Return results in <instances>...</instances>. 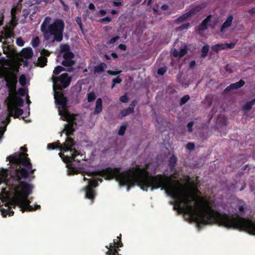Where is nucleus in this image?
<instances>
[{
  "label": "nucleus",
  "mask_w": 255,
  "mask_h": 255,
  "mask_svg": "<svg viewBox=\"0 0 255 255\" xmlns=\"http://www.w3.org/2000/svg\"><path fill=\"white\" fill-rule=\"evenodd\" d=\"M129 183L130 186L137 185L145 191L149 187L151 191L161 188L168 196L176 200L174 210L193 215L198 225L216 223L227 229L244 231L255 235V220L215 211L203 198L192 196L189 187L178 180L160 174L153 176L148 174L144 175L143 178H134Z\"/></svg>",
  "instance_id": "obj_1"
},
{
  "label": "nucleus",
  "mask_w": 255,
  "mask_h": 255,
  "mask_svg": "<svg viewBox=\"0 0 255 255\" xmlns=\"http://www.w3.org/2000/svg\"><path fill=\"white\" fill-rule=\"evenodd\" d=\"M11 163L9 169H0V178L13 188L15 197L11 201L7 209H3L1 213L3 216L8 215L12 216L14 211L12 208L18 206L22 213L25 211H33L40 209V206L36 205L33 207L29 205L27 200L28 196L32 193L33 186L26 182L31 181L35 178L34 172L28 154L15 153L6 158Z\"/></svg>",
  "instance_id": "obj_2"
},
{
  "label": "nucleus",
  "mask_w": 255,
  "mask_h": 255,
  "mask_svg": "<svg viewBox=\"0 0 255 255\" xmlns=\"http://www.w3.org/2000/svg\"><path fill=\"white\" fill-rule=\"evenodd\" d=\"M121 167L112 168L107 167L101 170L96 171H84L82 172L83 176L87 175L95 179V180L102 182L103 179L98 176L104 177L106 179H111L115 178L119 182L121 186H127V190L128 191L130 188L134 186H130V181L136 178H143L144 175H147L148 171L144 168L140 167H132L128 171L121 172Z\"/></svg>",
  "instance_id": "obj_3"
},
{
  "label": "nucleus",
  "mask_w": 255,
  "mask_h": 255,
  "mask_svg": "<svg viewBox=\"0 0 255 255\" xmlns=\"http://www.w3.org/2000/svg\"><path fill=\"white\" fill-rule=\"evenodd\" d=\"M47 17L40 26V29L43 33L44 40L54 42H61L63 38V32L65 24L62 19H56L51 24L47 22Z\"/></svg>",
  "instance_id": "obj_4"
},
{
  "label": "nucleus",
  "mask_w": 255,
  "mask_h": 255,
  "mask_svg": "<svg viewBox=\"0 0 255 255\" xmlns=\"http://www.w3.org/2000/svg\"><path fill=\"white\" fill-rule=\"evenodd\" d=\"M75 142L74 140L71 137H68L64 143L63 151H70L71 153V162H70L69 168L71 174H78L82 172H80L76 168L73 166V162L77 161L80 162L81 160H84L85 156L82 154H80L77 150L72 147L75 145Z\"/></svg>",
  "instance_id": "obj_5"
},
{
  "label": "nucleus",
  "mask_w": 255,
  "mask_h": 255,
  "mask_svg": "<svg viewBox=\"0 0 255 255\" xmlns=\"http://www.w3.org/2000/svg\"><path fill=\"white\" fill-rule=\"evenodd\" d=\"M51 80L53 83V89L61 90L68 87L71 82V77L67 73L60 75L59 77L52 76Z\"/></svg>",
  "instance_id": "obj_6"
},
{
  "label": "nucleus",
  "mask_w": 255,
  "mask_h": 255,
  "mask_svg": "<svg viewBox=\"0 0 255 255\" xmlns=\"http://www.w3.org/2000/svg\"><path fill=\"white\" fill-rule=\"evenodd\" d=\"M4 80L6 81V87L9 93H15L17 83V76L13 72H10L8 75L4 76Z\"/></svg>",
  "instance_id": "obj_7"
},
{
  "label": "nucleus",
  "mask_w": 255,
  "mask_h": 255,
  "mask_svg": "<svg viewBox=\"0 0 255 255\" xmlns=\"http://www.w3.org/2000/svg\"><path fill=\"white\" fill-rule=\"evenodd\" d=\"M98 186L97 181L94 180H89L88 185L83 188V190L85 191V198L91 201V203L94 201L96 196V193L94 189Z\"/></svg>",
  "instance_id": "obj_8"
},
{
  "label": "nucleus",
  "mask_w": 255,
  "mask_h": 255,
  "mask_svg": "<svg viewBox=\"0 0 255 255\" xmlns=\"http://www.w3.org/2000/svg\"><path fill=\"white\" fill-rule=\"evenodd\" d=\"M117 239L119 240L116 242V240H114V243L110 244L109 248L106 246V248L109 249L106 255H119L118 251L119 250L117 248L122 247L123 246L121 241V234L120 235V236L117 237Z\"/></svg>",
  "instance_id": "obj_9"
},
{
  "label": "nucleus",
  "mask_w": 255,
  "mask_h": 255,
  "mask_svg": "<svg viewBox=\"0 0 255 255\" xmlns=\"http://www.w3.org/2000/svg\"><path fill=\"white\" fill-rule=\"evenodd\" d=\"M55 103L59 106L58 109L65 111L67 109V99L61 92L57 93L55 97Z\"/></svg>",
  "instance_id": "obj_10"
},
{
  "label": "nucleus",
  "mask_w": 255,
  "mask_h": 255,
  "mask_svg": "<svg viewBox=\"0 0 255 255\" xmlns=\"http://www.w3.org/2000/svg\"><path fill=\"white\" fill-rule=\"evenodd\" d=\"M7 111L11 116H14V118H18L23 113V110L21 109H17L13 100H11L7 103Z\"/></svg>",
  "instance_id": "obj_11"
},
{
  "label": "nucleus",
  "mask_w": 255,
  "mask_h": 255,
  "mask_svg": "<svg viewBox=\"0 0 255 255\" xmlns=\"http://www.w3.org/2000/svg\"><path fill=\"white\" fill-rule=\"evenodd\" d=\"M76 118L75 117H72L70 120L68 124H66L65 127V130L66 132V134L67 136L73 134L74 129V125H76Z\"/></svg>",
  "instance_id": "obj_12"
},
{
  "label": "nucleus",
  "mask_w": 255,
  "mask_h": 255,
  "mask_svg": "<svg viewBox=\"0 0 255 255\" xmlns=\"http://www.w3.org/2000/svg\"><path fill=\"white\" fill-rule=\"evenodd\" d=\"M245 84V81L243 80H240L239 81L230 84L229 86H227L226 89V91H230L233 89H237L240 88L242 87Z\"/></svg>",
  "instance_id": "obj_13"
},
{
  "label": "nucleus",
  "mask_w": 255,
  "mask_h": 255,
  "mask_svg": "<svg viewBox=\"0 0 255 255\" xmlns=\"http://www.w3.org/2000/svg\"><path fill=\"white\" fill-rule=\"evenodd\" d=\"M212 15H208L199 25L198 30L199 31H204L208 28V23L210 22Z\"/></svg>",
  "instance_id": "obj_14"
},
{
  "label": "nucleus",
  "mask_w": 255,
  "mask_h": 255,
  "mask_svg": "<svg viewBox=\"0 0 255 255\" xmlns=\"http://www.w3.org/2000/svg\"><path fill=\"white\" fill-rule=\"evenodd\" d=\"M33 55V50L30 47L23 48L21 51V56L25 59H30Z\"/></svg>",
  "instance_id": "obj_15"
},
{
  "label": "nucleus",
  "mask_w": 255,
  "mask_h": 255,
  "mask_svg": "<svg viewBox=\"0 0 255 255\" xmlns=\"http://www.w3.org/2000/svg\"><path fill=\"white\" fill-rule=\"evenodd\" d=\"M233 20V16L232 15H229L226 20L223 23L221 27V31L223 32L225 29L230 27L232 25Z\"/></svg>",
  "instance_id": "obj_16"
},
{
  "label": "nucleus",
  "mask_w": 255,
  "mask_h": 255,
  "mask_svg": "<svg viewBox=\"0 0 255 255\" xmlns=\"http://www.w3.org/2000/svg\"><path fill=\"white\" fill-rule=\"evenodd\" d=\"M59 114L61 116L62 119L63 121H66L68 122H69V120L72 117H75L74 115H70L67 109L65 110V111H62V110H59Z\"/></svg>",
  "instance_id": "obj_17"
},
{
  "label": "nucleus",
  "mask_w": 255,
  "mask_h": 255,
  "mask_svg": "<svg viewBox=\"0 0 255 255\" xmlns=\"http://www.w3.org/2000/svg\"><path fill=\"white\" fill-rule=\"evenodd\" d=\"M205 7V4H201L200 5H198L193 8H191L187 13L190 14V16L191 17L192 15H193L196 14L197 12L201 11L202 9H203Z\"/></svg>",
  "instance_id": "obj_18"
},
{
  "label": "nucleus",
  "mask_w": 255,
  "mask_h": 255,
  "mask_svg": "<svg viewBox=\"0 0 255 255\" xmlns=\"http://www.w3.org/2000/svg\"><path fill=\"white\" fill-rule=\"evenodd\" d=\"M107 67V64L104 62H102L99 65L96 66L94 68V72L96 73H102L105 68Z\"/></svg>",
  "instance_id": "obj_19"
},
{
  "label": "nucleus",
  "mask_w": 255,
  "mask_h": 255,
  "mask_svg": "<svg viewBox=\"0 0 255 255\" xmlns=\"http://www.w3.org/2000/svg\"><path fill=\"white\" fill-rule=\"evenodd\" d=\"M103 110L102 100L101 98H98L96 102V107L94 110V114H100Z\"/></svg>",
  "instance_id": "obj_20"
},
{
  "label": "nucleus",
  "mask_w": 255,
  "mask_h": 255,
  "mask_svg": "<svg viewBox=\"0 0 255 255\" xmlns=\"http://www.w3.org/2000/svg\"><path fill=\"white\" fill-rule=\"evenodd\" d=\"M11 100H13L15 103L16 108H17V106L20 107H22L23 106L24 101L21 98L13 96L12 98L9 99L8 102H9Z\"/></svg>",
  "instance_id": "obj_21"
},
{
  "label": "nucleus",
  "mask_w": 255,
  "mask_h": 255,
  "mask_svg": "<svg viewBox=\"0 0 255 255\" xmlns=\"http://www.w3.org/2000/svg\"><path fill=\"white\" fill-rule=\"evenodd\" d=\"M64 145L62 146L61 143L59 141H56V142L49 143L47 145V148L48 149H55L57 148H58L60 150L63 151Z\"/></svg>",
  "instance_id": "obj_22"
},
{
  "label": "nucleus",
  "mask_w": 255,
  "mask_h": 255,
  "mask_svg": "<svg viewBox=\"0 0 255 255\" xmlns=\"http://www.w3.org/2000/svg\"><path fill=\"white\" fill-rule=\"evenodd\" d=\"M177 157L174 155H172L169 159V166L171 170H173L177 164Z\"/></svg>",
  "instance_id": "obj_23"
},
{
  "label": "nucleus",
  "mask_w": 255,
  "mask_h": 255,
  "mask_svg": "<svg viewBox=\"0 0 255 255\" xmlns=\"http://www.w3.org/2000/svg\"><path fill=\"white\" fill-rule=\"evenodd\" d=\"M190 14L186 12L183 14L182 15L178 17L177 19H176L175 21L176 23H180L184 21H185L187 18L190 17Z\"/></svg>",
  "instance_id": "obj_24"
},
{
  "label": "nucleus",
  "mask_w": 255,
  "mask_h": 255,
  "mask_svg": "<svg viewBox=\"0 0 255 255\" xmlns=\"http://www.w3.org/2000/svg\"><path fill=\"white\" fill-rule=\"evenodd\" d=\"M47 63V58L44 56H40L38 58V63L40 67H45Z\"/></svg>",
  "instance_id": "obj_25"
},
{
  "label": "nucleus",
  "mask_w": 255,
  "mask_h": 255,
  "mask_svg": "<svg viewBox=\"0 0 255 255\" xmlns=\"http://www.w3.org/2000/svg\"><path fill=\"white\" fill-rule=\"evenodd\" d=\"M225 46L224 44H216L211 46V49L217 53H218L219 51L225 49Z\"/></svg>",
  "instance_id": "obj_26"
},
{
  "label": "nucleus",
  "mask_w": 255,
  "mask_h": 255,
  "mask_svg": "<svg viewBox=\"0 0 255 255\" xmlns=\"http://www.w3.org/2000/svg\"><path fill=\"white\" fill-rule=\"evenodd\" d=\"M209 45L208 44H206L205 45H204L202 49H201V57L202 58H205L207 55H208V52L209 51Z\"/></svg>",
  "instance_id": "obj_27"
},
{
  "label": "nucleus",
  "mask_w": 255,
  "mask_h": 255,
  "mask_svg": "<svg viewBox=\"0 0 255 255\" xmlns=\"http://www.w3.org/2000/svg\"><path fill=\"white\" fill-rule=\"evenodd\" d=\"M255 104V98L253 100L246 103L243 106L244 110H250L252 109L253 106Z\"/></svg>",
  "instance_id": "obj_28"
},
{
  "label": "nucleus",
  "mask_w": 255,
  "mask_h": 255,
  "mask_svg": "<svg viewBox=\"0 0 255 255\" xmlns=\"http://www.w3.org/2000/svg\"><path fill=\"white\" fill-rule=\"evenodd\" d=\"M65 67H71L75 64L73 60L64 59L61 63Z\"/></svg>",
  "instance_id": "obj_29"
},
{
  "label": "nucleus",
  "mask_w": 255,
  "mask_h": 255,
  "mask_svg": "<svg viewBox=\"0 0 255 255\" xmlns=\"http://www.w3.org/2000/svg\"><path fill=\"white\" fill-rule=\"evenodd\" d=\"M59 155L60 157H61L64 162L70 164V162H71V154L69 156H65L63 153L60 152L59 153Z\"/></svg>",
  "instance_id": "obj_30"
},
{
  "label": "nucleus",
  "mask_w": 255,
  "mask_h": 255,
  "mask_svg": "<svg viewBox=\"0 0 255 255\" xmlns=\"http://www.w3.org/2000/svg\"><path fill=\"white\" fill-rule=\"evenodd\" d=\"M74 55L73 53L71 51H66V52L64 53L63 57L64 59L72 60L74 58Z\"/></svg>",
  "instance_id": "obj_31"
},
{
  "label": "nucleus",
  "mask_w": 255,
  "mask_h": 255,
  "mask_svg": "<svg viewBox=\"0 0 255 255\" xmlns=\"http://www.w3.org/2000/svg\"><path fill=\"white\" fill-rule=\"evenodd\" d=\"M65 71V68L61 66H58L56 67L53 70V74L55 75H58L62 71Z\"/></svg>",
  "instance_id": "obj_32"
},
{
  "label": "nucleus",
  "mask_w": 255,
  "mask_h": 255,
  "mask_svg": "<svg viewBox=\"0 0 255 255\" xmlns=\"http://www.w3.org/2000/svg\"><path fill=\"white\" fill-rule=\"evenodd\" d=\"M133 113L131 110L128 108L125 109H124L121 111V118L126 117L130 114Z\"/></svg>",
  "instance_id": "obj_33"
},
{
  "label": "nucleus",
  "mask_w": 255,
  "mask_h": 255,
  "mask_svg": "<svg viewBox=\"0 0 255 255\" xmlns=\"http://www.w3.org/2000/svg\"><path fill=\"white\" fill-rule=\"evenodd\" d=\"M19 82L22 86H24L26 85V78L24 74H22L19 76Z\"/></svg>",
  "instance_id": "obj_34"
},
{
  "label": "nucleus",
  "mask_w": 255,
  "mask_h": 255,
  "mask_svg": "<svg viewBox=\"0 0 255 255\" xmlns=\"http://www.w3.org/2000/svg\"><path fill=\"white\" fill-rule=\"evenodd\" d=\"M96 95L94 92H90L87 94V100L88 102H92L96 99Z\"/></svg>",
  "instance_id": "obj_35"
},
{
  "label": "nucleus",
  "mask_w": 255,
  "mask_h": 255,
  "mask_svg": "<svg viewBox=\"0 0 255 255\" xmlns=\"http://www.w3.org/2000/svg\"><path fill=\"white\" fill-rule=\"evenodd\" d=\"M190 99V96L188 95H186L182 97L180 101V105L182 106L186 103Z\"/></svg>",
  "instance_id": "obj_36"
},
{
  "label": "nucleus",
  "mask_w": 255,
  "mask_h": 255,
  "mask_svg": "<svg viewBox=\"0 0 255 255\" xmlns=\"http://www.w3.org/2000/svg\"><path fill=\"white\" fill-rule=\"evenodd\" d=\"M40 43V39L38 37H34L31 41L32 46L35 48L38 46Z\"/></svg>",
  "instance_id": "obj_37"
},
{
  "label": "nucleus",
  "mask_w": 255,
  "mask_h": 255,
  "mask_svg": "<svg viewBox=\"0 0 255 255\" xmlns=\"http://www.w3.org/2000/svg\"><path fill=\"white\" fill-rule=\"evenodd\" d=\"M187 52V48L185 46L183 48H181L178 53V57H182L184 56Z\"/></svg>",
  "instance_id": "obj_38"
},
{
  "label": "nucleus",
  "mask_w": 255,
  "mask_h": 255,
  "mask_svg": "<svg viewBox=\"0 0 255 255\" xmlns=\"http://www.w3.org/2000/svg\"><path fill=\"white\" fill-rule=\"evenodd\" d=\"M12 31L9 29H7L5 31L4 33V38L5 39H7L8 38H10L12 36Z\"/></svg>",
  "instance_id": "obj_39"
},
{
  "label": "nucleus",
  "mask_w": 255,
  "mask_h": 255,
  "mask_svg": "<svg viewBox=\"0 0 255 255\" xmlns=\"http://www.w3.org/2000/svg\"><path fill=\"white\" fill-rule=\"evenodd\" d=\"M127 126L126 125H122L118 131V134L119 135H123L125 133V131L126 130Z\"/></svg>",
  "instance_id": "obj_40"
},
{
  "label": "nucleus",
  "mask_w": 255,
  "mask_h": 255,
  "mask_svg": "<svg viewBox=\"0 0 255 255\" xmlns=\"http://www.w3.org/2000/svg\"><path fill=\"white\" fill-rule=\"evenodd\" d=\"M76 22H77V24L79 26L80 30L83 32V24L82 22V20L81 17H77L75 19Z\"/></svg>",
  "instance_id": "obj_41"
},
{
  "label": "nucleus",
  "mask_w": 255,
  "mask_h": 255,
  "mask_svg": "<svg viewBox=\"0 0 255 255\" xmlns=\"http://www.w3.org/2000/svg\"><path fill=\"white\" fill-rule=\"evenodd\" d=\"M137 104V101L136 100H133L130 104L129 105V107H128V109H129L131 112L133 113L134 109L135 108V106Z\"/></svg>",
  "instance_id": "obj_42"
},
{
  "label": "nucleus",
  "mask_w": 255,
  "mask_h": 255,
  "mask_svg": "<svg viewBox=\"0 0 255 255\" xmlns=\"http://www.w3.org/2000/svg\"><path fill=\"white\" fill-rule=\"evenodd\" d=\"M190 26L189 23H186L182 24L178 27V29L180 30H183L184 29H187Z\"/></svg>",
  "instance_id": "obj_43"
},
{
  "label": "nucleus",
  "mask_w": 255,
  "mask_h": 255,
  "mask_svg": "<svg viewBox=\"0 0 255 255\" xmlns=\"http://www.w3.org/2000/svg\"><path fill=\"white\" fill-rule=\"evenodd\" d=\"M16 43L19 46H23L24 44V41L21 37H18L16 40Z\"/></svg>",
  "instance_id": "obj_44"
},
{
  "label": "nucleus",
  "mask_w": 255,
  "mask_h": 255,
  "mask_svg": "<svg viewBox=\"0 0 255 255\" xmlns=\"http://www.w3.org/2000/svg\"><path fill=\"white\" fill-rule=\"evenodd\" d=\"M128 100H129L128 97L126 95L122 96L120 98V101L121 102L124 103H128Z\"/></svg>",
  "instance_id": "obj_45"
},
{
  "label": "nucleus",
  "mask_w": 255,
  "mask_h": 255,
  "mask_svg": "<svg viewBox=\"0 0 255 255\" xmlns=\"http://www.w3.org/2000/svg\"><path fill=\"white\" fill-rule=\"evenodd\" d=\"M26 91L22 88H19L18 89V94L21 96H24L26 94Z\"/></svg>",
  "instance_id": "obj_46"
},
{
  "label": "nucleus",
  "mask_w": 255,
  "mask_h": 255,
  "mask_svg": "<svg viewBox=\"0 0 255 255\" xmlns=\"http://www.w3.org/2000/svg\"><path fill=\"white\" fill-rule=\"evenodd\" d=\"M224 45H225V49L227 48L232 49L235 47L236 43L231 42L230 43H225Z\"/></svg>",
  "instance_id": "obj_47"
},
{
  "label": "nucleus",
  "mask_w": 255,
  "mask_h": 255,
  "mask_svg": "<svg viewBox=\"0 0 255 255\" xmlns=\"http://www.w3.org/2000/svg\"><path fill=\"white\" fill-rule=\"evenodd\" d=\"M186 147L190 150H194L195 148V144L193 142H188L186 145Z\"/></svg>",
  "instance_id": "obj_48"
},
{
  "label": "nucleus",
  "mask_w": 255,
  "mask_h": 255,
  "mask_svg": "<svg viewBox=\"0 0 255 255\" xmlns=\"http://www.w3.org/2000/svg\"><path fill=\"white\" fill-rule=\"evenodd\" d=\"M41 56L46 57V56H49L50 55V53L48 50L45 49H43L41 50Z\"/></svg>",
  "instance_id": "obj_49"
},
{
  "label": "nucleus",
  "mask_w": 255,
  "mask_h": 255,
  "mask_svg": "<svg viewBox=\"0 0 255 255\" xmlns=\"http://www.w3.org/2000/svg\"><path fill=\"white\" fill-rule=\"evenodd\" d=\"M99 21L101 23H105V22H110L111 21V18L108 16L101 18Z\"/></svg>",
  "instance_id": "obj_50"
},
{
  "label": "nucleus",
  "mask_w": 255,
  "mask_h": 255,
  "mask_svg": "<svg viewBox=\"0 0 255 255\" xmlns=\"http://www.w3.org/2000/svg\"><path fill=\"white\" fill-rule=\"evenodd\" d=\"M106 72L110 75L115 76L119 74L121 72V71H114L110 70H108L106 71Z\"/></svg>",
  "instance_id": "obj_51"
},
{
  "label": "nucleus",
  "mask_w": 255,
  "mask_h": 255,
  "mask_svg": "<svg viewBox=\"0 0 255 255\" xmlns=\"http://www.w3.org/2000/svg\"><path fill=\"white\" fill-rule=\"evenodd\" d=\"M61 51L62 52H66V51H70V47L68 45L64 44L61 48Z\"/></svg>",
  "instance_id": "obj_52"
},
{
  "label": "nucleus",
  "mask_w": 255,
  "mask_h": 255,
  "mask_svg": "<svg viewBox=\"0 0 255 255\" xmlns=\"http://www.w3.org/2000/svg\"><path fill=\"white\" fill-rule=\"evenodd\" d=\"M112 2L114 6H120L122 5V1L120 0H114Z\"/></svg>",
  "instance_id": "obj_53"
},
{
  "label": "nucleus",
  "mask_w": 255,
  "mask_h": 255,
  "mask_svg": "<svg viewBox=\"0 0 255 255\" xmlns=\"http://www.w3.org/2000/svg\"><path fill=\"white\" fill-rule=\"evenodd\" d=\"M194 125V122H190L187 126V127L188 128V131L189 132H192L193 131V126Z\"/></svg>",
  "instance_id": "obj_54"
},
{
  "label": "nucleus",
  "mask_w": 255,
  "mask_h": 255,
  "mask_svg": "<svg viewBox=\"0 0 255 255\" xmlns=\"http://www.w3.org/2000/svg\"><path fill=\"white\" fill-rule=\"evenodd\" d=\"M120 39V37L119 36H115L112 38H111L109 41V44H114L117 41H118Z\"/></svg>",
  "instance_id": "obj_55"
},
{
  "label": "nucleus",
  "mask_w": 255,
  "mask_h": 255,
  "mask_svg": "<svg viewBox=\"0 0 255 255\" xmlns=\"http://www.w3.org/2000/svg\"><path fill=\"white\" fill-rule=\"evenodd\" d=\"M122 81V80L121 78H120L119 77H117L115 78H114L112 80L113 83L114 84H120Z\"/></svg>",
  "instance_id": "obj_56"
},
{
  "label": "nucleus",
  "mask_w": 255,
  "mask_h": 255,
  "mask_svg": "<svg viewBox=\"0 0 255 255\" xmlns=\"http://www.w3.org/2000/svg\"><path fill=\"white\" fill-rule=\"evenodd\" d=\"M11 116V115L9 114V115H7V116L6 117L5 120L2 121V123L5 124L6 125H8L11 121V119H10Z\"/></svg>",
  "instance_id": "obj_57"
},
{
  "label": "nucleus",
  "mask_w": 255,
  "mask_h": 255,
  "mask_svg": "<svg viewBox=\"0 0 255 255\" xmlns=\"http://www.w3.org/2000/svg\"><path fill=\"white\" fill-rule=\"evenodd\" d=\"M166 72V70L164 68H160L158 69L157 73L160 75H163Z\"/></svg>",
  "instance_id": "obj_58"
},
{
  "label": "nucleus",
  "mask_w": 255,
  "mask_h": 255,
  "mask_svg": "<svg viewBox=\"0 0 255 255\" xmlns=\"http://www.w3.org/2000/svg\"><path fill=\"white\" fill-rule=\"evenodd\" d=\"M248 13L251 15L255 14V6L248 11Z\"/></svg>",
  "instance_id": "obj_59"
},
{
  "label": "nucleus",
  "mask_w": 255,
  "mask_h": 255,
  "mask_svg": "<svg viewBox=\"0 0 255 255\" xmlns=\"http://www.w3.org/2000/svg\"><path fill=\"white\" fill-rule=\"evenodd\" d=\"M60 2L62 4V5L64 6V9L65 10H67L69 8L67 5L66 4L65 2L63 0H59Z\"/></svg>",
  "instance_id": "obj_60"
},
{
  "label": "nucleus",
  "mask_w": 255,
  "mask_h": 255,
  "mask_svg": "<svg viewBox=\"0 0 255 255\" xmlns=\"http://www.w3.org/2000/svg\"><path fill=\"white\" fill-rule=\"evenodd\" d=\"M118 48L123 51H126L127 49V46L125 44H119Z\"/></svg>",
  "instance_id": "obj_61"
},
{
  "label": "nucleus",
  "mask_w": 255,
  "mask_h": 255,
  "mask_svg": "<svg viewBox=\"0 0 255 255\" xmlns=\"http://www.w3.org/2000/svg\"><path fill=\"white\" fill-rule=\"evenodd\" d=\"M160 8L162 10H166L168 9L169 6L167 4H163L161 6Z\"/></svg>",
  "instance_id": "obj_62"
},
{
  "label": "nucleus",
  "mask_w": 255,
  "mask_h": 255,
  "mask_svg": "<svg viewBox=\"0 0 255 255\" xmlns=\"http://www.w3.org/2000/svg\"><path fill=\"white\" fill-rule=\"evenodd\" d=\"M238 210L241 213H243L245 211V208H244V205H242V206H240L239 207H238Z\"/></svg>",
  "instance_id": "obj_63"
},
{
  "label": "nucleus",
  "mask_w": 255,
  "mask_h": 255,
  "mask_svg": "<svg viewBox=\"0 0 255 255\" xmlns=\"http://www.w3.org/2000/svg\"><path fill=\"white\" fill-rule=\"evenodd\" d=\"M88 8L91 10H94L95 9V6L93 3H90L88 6Z\"/></svg>",
  "instance_id": "obj_64"
}]
</instances>
